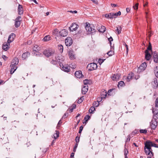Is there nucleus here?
<instances>
[{"label":"nucleus","instance_id":"obj_16","mask_svg":"<svg viewBox=\"0 0 158 158\" xmlns=\"http://www.w3.org/2000/svg\"><path fill=\"white\" fill-rule=\"evenodd\" d=\"M75 76L77 78H80L82 77L83 75H82V72L81 71H76L75 73Z\"/></svg>","mask_w":158,"mask_h":158},{"label":"nucleus","instance_id":"obj_55","mask_svg":"<svg viewBox=\"0 0 158 158\" xmlns=\"http://www.w3.org/2000/svg\"><path fill=\"white\" fill-rule=\"evenodd\" d=\"M105 60V59H98V62L99 63V64H101L104 61V60Z\"/></svg>","mask_w":158,"mask_h":158},{"label":"nucleus","instance_id":"obj_48","mask_svg":"<svg viewBox=\"0 0 158 158\" xmlns=\"http://www.w3.org/2000/svg\"><path fill=\"white\" fill-rule=\"evenodd\" d=\"M139 3H136L134 6H133V8L135 10H137L138 8Z\"/></svg>","mask_w":158,"mask_h":158},{"label":"nucleus","instance_id":"obj_64","mask_svg":"<svg viewBox=\"0 0 158 158\" xmlns=\"http://www.w3.org/2000/svg\"><path fill=\"white\" fill-rule=\"evenodd\" d=\"M74 153L72 152L70 155V158H74Z\"/></svg>","mask_w":158,"mask_h":158},{"label":"nucleus","instance_id":"obj_59","mask_svg":"<svg viewBox=\"0 0 158 158\" xmlns=\"http://www.w3.org/2000/svg\"><path fill=\"white\" fill-rule=\"evenodd\" d=\"M62 119V118H61V119L58 122V123L57 125V127H60V125L62 123V122H61V120Z\"/></svg>","mask_w":158,"mask_h":158},{"label":"nucleus","instance_id":"obj_53","mask_svg":"<svg viewBox=\"0 0 158 158\" xmlns=\"http://www.w3.org/2000/svg\"><path fill=\"white\" fill-rule=\"evenodd\" d=\"M128 153V151L127 149L126 148H125L124 149V156H127V154Z\"/></svg>","mask_w":158,"mask_h":158},{"label":"nucleus","instance_id":"obj_1","mask_svg":"<svg viewBox=\"0 0 158 158\" xmlns=\"http://www.w3.org/2000/svg\"><path fill=\"white\" fill-rule=\"evenodd\" d=\"M152 147L158 148V144L153 143L150 140H147L145 142L144 148V152L146 155L150 156H148L147 158H152V157L154 156V153L151 148Z\"/></svg>","mask_w":158,"mask_h":158},{"label":"nucleus","instance_id":"obj_62","mask_svg":"<svg viewBox=\"0 0 158 158\" xmlns=\"http://www.w3.org/2000/svg\"><path fill=\"white\" fill-rule=\"evenodd\" d=\"M155 104L156 106H158V98L156 99L155 102Z\"/></svg>","mask_w":158,"mask_h":158},{"label":"nucleus","instance_id":"obj_57","mask_svg":"<svg viewBox=\"0 0 158 158\" xmlns=\"http://www.w3.org/2000/svg\"><path fill=\"white\" fill-rule=\"evenodd\" d=\"M78 145V144H77L75 143L73 148V152H75L76 151V150L77 147Z\"/></svg>","mask_w":158,"mask_h":158},{"label":"nucleus","instance_id":"obj_6","mask_svg":"<svg viewBox=\"0 0 158 158\" xmlns=\"http://www.w3.org/2000/svg\"><path fill=\"white\" fill-rule=\"evenodd\" d=\"M43 54L47 57H49L51 56L54 57L55 54H56L55 52L52 51L51 50H45L43 52Z\"/></svg>","mask_w":158,"mask_h":158},{"label":"nucleus","instance_id":"obj_24","mask_svg":"<svg viewBox=\"0 0 158 158\" xmlns=\"http://www.w3.org/2000/svg\"><path fill=\"white\" fill-rule=\"evenodd\" d=\"M33 51L34 52H37L38 51H39L40 50V47L39 46L35 44L34 45V47L33 48Z\"/></svg>","mask_w":158,"mask_h":158},{"label":"nucleus","instance_id":"obj_32","mask_svg":"<svg viewBox=\"0 0 158 158\" xmlns=\"http://www.w3.org/2000/svg\"><path fill=\"white\" fill-rule=\"evenodd\" d=\"M59 32L60 31L57 29L56 28L53 31V35H54L58 36V34H59Z\"/></svg>","mask_w":158,"mask_h":158},{"label":"nucleus","instance_id":"obj_50","mask_svg":"<svg viewBox=\"0 0 158 158\" xmlns=\"http://www.w3.org/2000/svg\"><path fill=\"white\" fill-rule=\"evenodd\" d=\"M139 133V131L138 130L135 129L134 131L132 132V135H135L138 134Z\"/></svg>","mask_w":158,"mask_h":158},{"label":"nucleus","instance_id":"obj_61","mask_svg":"<svg viewBox=\"0 0 158 158\" xmlns=\"http://www.w3.org/2000/svg\"><path fill=\"white\" fill-rule=\"evenodd\" d=\"M71 67L72 69H74L76 67V65L75 64H71Z\"/></svg>","mask_w":158,"mask_h":158},{"label":"nucleus","instance_id":"obj_54","mask_svg":"<svg viewBox=\"0 0 158 158\" xmlns=\"http://www.w3.org/2000/svg\"><path fill=\"white\" fill-rule=\"evenodd\" d=\"M121 14V13L120 11H119L118 12L116 13H113V15L114 16H117L118 15L120 16Z\"/></svg>","mask_w":158,"mask_h":158},{"label":"nucleus","instance_id":"obj_10","mask_svg":"<svg viewBox=\"0 0 158 158\" xmlns=\"http://www.w3.org/2000/svg\"><path fill=\"white\" fill-rule=\"evenodd\" d=\"M65 45L67 46H69L72 45L73 40L70 37H67L65 40Z\"/></svg>","mask_w":158,"mask_h":158},{"label":"nucleus","instance_id":"obj_5","mask_svg":"<svg viewBox=\"0 0 158 158\" xmlns=\"http://www.w3.org/2000/svg\"><path fill=\"white\" fill-rule=\"evenodd\" d=\"M60 67L62 70L65 72H68L70 70V66L67 64L64 65L62 63H60Z\"/></svg>","mask_w":158,"mask_h":158},{"label":"nucleus","instance_id":"obj_42","mask_svg":"<svg viewBox=\"0 0 158 158\" xmlns=\"http://www.w3.org/2000/svg\"><path fill=\"white\" fill-rule=\"evenodd\" d=\"M56 133L54 134V138L55 139H56L59 136V133L58 131H56Z\"/></svg>","mask_w":158,"mask_h":158},{"label":"nucleus","instance_id":"obj_7","mask_svg":"<svg viewBox=\"0 0 158 158\" xmlns=\"http://www.w3.org/2000/svg\"><path fill=\"white\" fill-rule=\"evenodd\" d=\"M97 67V64L93 63L88 64L87 66V68L88 69L89 71H91L96 69Z\"/></svg>","mask_w":158,"mask_h":158},{"label":"nucleus","instance_id":"obj_17","mask_svg":"<svg viewBox=\"0 0 158 158\" xmlns=\"http://www.w3.org/2000/svg\"><path fill=\"white\" fill-rule=\"evenodd\" d=\"M60 35L64 37L68 35V32L67 30L65 29L62 30L59 32Z\"/></svg>","mask_w":158,"mask_h":158},{"label":"nucleus","instance_id":"obj_44","mask_svg":"<svg viewBox=\"0 0 158 158\" xmlns=\"http://www.w3.org/2000/svg\"><path fill=\"white\" fill-rule=\"evenodd\" d=\"M80 136H77L75 138V142L76 144H78V143L80 141Z\"/></svg>","mask_w":158,"mask_h":158},{"label":"nucleus","instance_id":"obj_18","mask_svg":"<svg viewBox=\"0 0 158 158\" xmlns=\"http://www.w3.org/2000/svg\"><path fill=\"white\" fill-rule=\"evenodd\" d=\"M107 93L106 91L104 90L101 93V96L98 98V99H100L101 101L102 99V98H105L107 96Z\"/></svg>","mask_w":158,"mask_h":158},{"label":"nucleus","instance_id":"obj_25","mask_svg":"<svg viewBox=\"0 0 158 158\" xmlns=\"http://www.w3.org/2000/svg\"><path fill=\"white\" fill-rule=\"evenodd\" d=\"M134 77V74L132 73H130L128 75L127 78V81L129 82L131 79Z\"/></svg>","mask_w":158,"mask_h":158},{"label":"nucleus","instance_id":"obj_40","mask_svg":"<svg viewBox=\"0 0 158 158\" xmlns=\"http://www.w3.org/2000/svg\"><path fill=\"white\" fill-rule=\"evenodd\" d=\"M154 73L156 76L158 77V67L156 66L154 69Z\"/></svg>","mask_w":158,"mask_h":158},{"label":"nucleus","instance_id":"obj_11","mask_svg":"<svg viewBox=\"0 0 158 158\" xmlns=\"http://www.w3.org/2000/svg\"><path fill=\"white\" fill-rule=\"evenodd\" d=\"M147 66V64L146 62L142 64L138 68V72H141L144 71Z\"/></svg>","mask_w":158,"mask_h":158},{"label":"nucleus","instance_id":"obj_63","mask_svg":"<svg viewBox=\"0 0 158 158\" xmlns=\"http://www.w3.org/2000/svg\"><path fill=\"white\" fill-rule=\"evenodd\" d=\"M2 58L5 60H6L8 58V57L4 55L2 56Z\"/></svg>","mask_w":158,"mask_h":158},{"label":"nucleus","instance_id":"obj_31","mask_svg":"<svg viewBox=\"0 0 158 158\" xmlns=\"http://www.w3.org/2000/svg\"><path fill=\"white\" fill-rule=\"evenodd\" d=\"M125 85V83L123 81H119L118 84V87L119 88L121 87H122Z\"/></svg>","mask_w":158,"mask_h":158},{"label":"nucleus","instance_id":"obj_28","mask_svg":"<svg viewBox=\"0 0 158 158\" xmlns=\"http://www.w3.org/2000/svg\"><path fill=\"white\" fill-rule=\"evenodd\" d=\"M154 84H153V88L156 89L157 88L158 85L157 80L156 78H155L154 79Z\"/></svg>","mask_w":158,"mask_h":158},{"label":"nucleus","instance_id":"obj_13","mask_svg":"<svg viewBox=\"0 0 158 158\" xmlns=\"http://www.w3.org/2000/svg\"><path fill=\"white\" fill-rule=\"evenodd\" d=\"M153 59L154 61L156 63H158V53L155 51L153 52Z\"/></svg>","mask_w":158,"mask_h":158},{"label":"nucleus","instance_id":"obj_14","mask_svg":"<svg viewBox=\"0 0 158 158\" xmlns=\"http://www.w3.org/2000/svg\"><path fill=\"white\" fill-rule=\"evenodd\" d=\"M15 37V35L12 33L9 36L8 39L7 40L8 43L10 44L14 40V39Z\"/></svg>","mask_w":158,"mask_h":158},{"label":"nucleus","instance_id":"obj_45","mask_svg":"<svg viewBox=\"0 0 158 158\" xmlns=\"http://www.w3.org/2000/svg\"><path fill=\"white\" fill-rule=\"evenodd\" d=\"M99 104V102L98 101L97 102L95 101L93 103V105L94 107H97L98 106Z\"/></svg>","mask_w":158,"mask_h":158},{"label":"nucleus","instance_id":"obj_26","mask_svg":"<svg viewBox=\"0 0 158 158\" xmlns=\"http://www.w3.org/2000/svg\"><path fill=\"white\" fill-rule=\"evenodd\" d=\"M10 44L7 43H4L2 45V48L5 51H7L9 48Z\"/></svg>","mask_w":158,"mask_h":158},{"label":"nucleus","instance_id":"obj_8","mask_svg":"<svg viewBox=\"0 0 158 158\" xmlns=\"http://www.w3.org/2000/svg\"><path fill=\"white\" fill-rule=\"evenodd\" d=\"M21 21V16H18L15 20V27L17 28L20 26Z\"/></svg>","mask_w":158,"mask_h":158},{"label":"nucleus","instance_id":"obj_38","mask_svg":"<svg viewBox=\"0 0 158 158\" xmlns=\"http://www.w3.org/2000/svg\"><path fill=\"white\" fill-rule=\"evenodd\" d=\"M90 116L89 115H87L85 116V117L84 118V120H85V122H83V123H86L88 121L90 118Z\"/></svg>","mask_w":158,"mask_h":158},{"label":"nucleus","instance_id":"obj_20","mask_svg":"<svg viewBox=\"0 0 158 158\" xmlns=\"http://www.w3.org/2000/svg\"><path fill=\"white\" fill-rule=\"evenodd\" d=\"M30 55V53L28 52L24 53L23 54L22 57L23 60H25Z\"/></svg>","mask_w":158,"mask_h":158},{"label":"nucleus","instance_id":"obj_23","mask_svg":"<svg viewBox=\"0 0 158 158\" xmlns=\"http://www.w3.org/2000/svg\"><path fill=\"white\" fill-rule=\"evenodd\" d=\"M10 66L11 68V69L10 70V73L11 74H12L16 70L17 68V67L13 65L12 66L11 65H10Z\"/></svg>","mask_w":158,"mask_h":158},{"label":"nucleus","instance_id":"obj_35","mask_svg":"<svg viewBox=\"0 0 158 158\" xmlns=\"http://www.w3.org/2000/svg\"><path fill=\"white\" fill-rule=\"evenodd\" d=\"M109 51L107 53V54L109 56H112L114 54V52L113 50H114V48H113V49Z\"/></svg>","mask_w":158,"mask_h":158},{"label":"nucleus","instance_id":"obj_2","mask_svg":"<svg viewBox=\"0 0 158 158\" xmlns=\"http://www.w3.org/2000/svg\"><path fill=\"white\" fill-rule=\"evenodd\" d=\"M52 59L50 61L51 64L54 65H58L60 64V63H61L60 60H62L60 58L59 56L56 54H55L54 57H52Z\"/></svg>","mask_w":158,"mask_h":158},{"label":"nucleus","instance_id":"obj_56","mask_svg":"<svg viewBox=\"0 0 158 158\" xmlns=\"http://www.w3.org/2000/svg\"><path fill=\"white\" fill-rule=\"evenodd\" d=\"M68 116V113H65L64 114V115L62 117V118L63 119V118H65Z\"/></svg>","mask_w":158,"mask_h":158},{"label":"nucleus","instance_id":"obj_22","mask_svg":"<svg viewBox=\"0 0 158 158\" xmlns=\"http://www.w3.org/2000/svg\"><path fill=\"white\" fill-rule=\"evenodd\" d=\"M88 86L87 85L83 86L81 89L82 93L83 94H85L88 91Z\"/></svg>","mask_w":158,"mask_h":158},{"label":"nucleus","instance_id":"obj_33","mask_svg":"<svg viewBox=\"0 0 158 158\" xmlns=\"http://www.w3.org/2000/svg\"><path fill=\"white\" fill-rule=\"evenodd\" d=\"M108 40L109 41V43L110 44V46L111 49H113L114 48L111 45V41H113V38L111 36H110V38L108 39Z\"/></svg>","mask_w":158,"mask_h":158},{"label":"nucleus","instance_id":"obj_27","mask_svg":"<svg viewBox=\"0 0 158 158\" xmlns=\"http://www.w3.org/2000/svg\"><path fill=\"white\" fill-rule=\"evenodd\" d=\"M69 55L70 58L71 60H73L75 59V55L72 51H70L69 53Z\"/></svg>","mask_w":158,"mask_h":158},{"label":"nucleus","instance_id":"obj_58","mask_svg":"<svg viewBox=\"0 0 158 158\" xmlns=\"http://www.w3.org/2000/svg\"><path fill=\"white\" fill-rule=\"evenodd\" d=\"M83 127L82 126L80 127V128H79V132H78V133L79 134H81V131H82L83 130Z\"/></svg>","mask_w":158,"mask_h":158},{"label":"nucleus","instance_id":"obj_4","mask_svg":"<svg viewBox=\"0 0 158 158\" xmlns=\"http://www.w3.org/2000/svg\"><path fill=\"white\" fill-rule=\"evenodd\" d=\"M149 50L152 52V47L150 42L149 43V45L147 48V49L145 51V58L147 60H149L152 57L151 55L149 52Z\"/></svg>","mask_w":158,"mask_h":158},{"label":"nucleus","instance_id":"obj_21","mask_svg":"<svg viewBox=\"0 0 158 158\" xmlns=\"http://www.w3.org/2000/svg\"><path fill=\"white\" fill-rule=\"evenodd\" d=\"M120 77V75L119 74H114L111 77V78L113 81H117L118 80Z\"/></svg>","mask_w":158,"mask_h":158},{"label":"nucleus","instance_id":"obj_46","mask_svg":"<svg viewBox=\"0 0 158 158\" xmlns=\"http://www.w3.org/2000/svg\"><path fill=\"white\" fill-rule=\"evenodd\" d=\"M114 90V89H109L108 92V95L111 96L113 95V94L112 93V91Z\"/></svg>","mask_w":158,"mask_h":158},{"label":"nucleus","instance_id":"obj_9","mask_svg":"<svg viewBox=\"0 0 158 158\" xmlns=\"http://www.w3.org/2000/svg\"><path fill=\"white\" fill-rule=\"evenodd\" d=\"M79 25L75 23H73L71 26L69 27V30L71 31H76L79 27Z\"/></svg>","mask_w":158,"mask_h":158},{"label":"nucleus","instance_id":"obj_37","mask_svg":"<svg viewBox=\"0 0 158 158\" xmlns=\"http://www.w3.org/2000/svg\"><path fill=\"white\" fill-rule=\"evenodd\" d=\"M121 29L122 27L120 26H118V27H117L116 31H117L118 34H119L121 33Z\"/></svg>","mask_w":158,"mask_h":158},{"label":"nucleus","instance_id":"obj_19","mask_svg":"<svg viewBox=\"0 0 158 158\" xmlns=\"http://www.w3.org/2000/svg\"><path fill=\"white\" fill-rule=\"evenodd\" d=\"M18 14L20 15H22L23 12V6L20 4L18 6Z\"/></svg>","mask_w":158,"mask_h":158},{"label":"nucleus","instance_id":"obj_34","mask_svg":"<svg viewBox=\"0 0 158 158\" xmlns=\"http://www.w3.org/2000/svg\"><path fill=\"white\" fill-rule=\"evenodd\" d=\"M152 119L155 120L156 121L158 122V114H153V118Z\"/></svg>","mask_w":158,"mask_h":158},{"label":"nucleus","instance_id":"obj_49","mask_svg":"<svg viewBox=\"0 0 158 158\" xmlns=\"http://www.w3.org/2000/svg\"><path fill=\"white\" fill-rule=\"evenodd\" d=\"M147 130L145 129L144 130L141 129L139 130V132L141 133L146 134L147 133Z\"/></svg>","mask_w":158,"mask_h":158},{"label":"nucleus","instance_id":"obj_36","mask_svg":"<svg viewBox=\"0 0 158 158\" xmlns=\"http://www.w3.org/2000/svg\"><path fill=\"white\" fill-rule=\"evenodd\" d=\"M95 110V108L94 106H91L89 110V113L90 114H93Z\"/></svg>","mask_w":158,"mask_h":158},{"label":"nucleus","instance_id":"obj_47","mask_svg":"<svg viewBox=\"0 0 158 158\" xmlns=\"http://www.w3.org/2000/svg\"><path fill=\"white\" fill-rule=\"evenodd\" d=\"M34 54L36 56H42V54L41 53H40L39 51H38L37 52H34Z\"/></svg>","mask_w":158,"mask_h":158},{"label":"nucleus","instance_id":"obj_51","mask_svg":"<svg viewBox=\"0 0 158 158\" xmlns=\"http://www.w3.org/2000/svg\"><path fill=\"white\" fill-rule=\"evenodd\" d=\"M89 81L88 79H85L83 81V83L84 85H87V84H89Z\"/></svg>","mask_w":158,"mask_h":158},{"label":"nucleus","instance_id":"obj_30","mask_svg":"<svg viewBox=\"0 0 158 158\" xmlns=\"http://www.w3.org/2000/svg\"><path fill=\"white\" fill-rule=\"evenodd\" d=\"M51 37L50 35H47L45 36L43 39L44 41H48L50 40Z\"/></svg>","mask_w":158,"mask_h":158},{"label":"nucleus","instance_id":"obj_29","mask_svg":"<svg viewBox=\"0 0 158 158\" xmlns=\"http://www.w3.org/2000/svg\"><path fill=\"white\" fill-rule=\"evenodd\" d=\"M152 113L154 114H158V106H156L152 108Z\"/></svg>","mask_w":158,"mask_h":158},{"label":"nucleus","instance_id":"obj_15","mask_svg":"<svg viewBox=\"0 0 158 158\" xmlns=\"http://www.w3.org/2000/svg\"><path fill=\"white\" fill-rule=\"evenodd\" d=\"M19 62V60L18 58L15 57L12 60L11 63L12 66L13 65L15 66H16V65L18 64Z\"/></svg>","mask_w":158,"mask_h":158},{"label":"nucleus","instance_id":"obj_39","mask_svg":"<svg viewBox=\"0 0 158 158\" xmlns=\"http://www.w3.org/2000/svg\"><path fill=\"white\" fill-rule=\"evenodd\" d=\"M106 29V28L105 26H102L101 27V29H99L100 31H99L102 33H104Z\"/></svg>","mask_w":158,"mask_h":158},{"label":"nucleus","instance_id":"obj_3","mask_svg":"<svg viewBox=\"0 0 158 158\" xmlns=\"http://www.w3.org/2000/svg\"><path fill=\"white\" fill-rule=\"evenodd\" d=\"M93 27L89 23H86V25L85 27V29L87 32V34H90L96 32V30L93 28V26L92 25Z\"/></svg>","mask_w":158,"mask_h":158},{"label":"nucleus","instance_id":"obj_41","mask_svg":"<svg viewBox=\"0 0 158 158\" xmlns=\"http://www.w3.org/2000/svg\"><path fill=\"white\" fill-rule=\"evenodd\" d=\"M58 48L60 51V52H62L63 50V47L62 45H59L58 46Z\"/></svg>","mask_w":158,"mask_h":158},{"label":"nucleus","instance_id":"obj_43","mask_svg":"<svg viewBox=\"0 0 158 158\" xmlns=\"http://www.w3.org/2000/svg\"><path fill=\"white\" fill-rule=\"evenodd\" d=\"M56 133L54 134V138L55 139H56L59 136V133L58 131H56Z\"/></svg>","mask_w":158,"mask_h":158},{"label":"nucleus","instance_id":"obj_52","mask_svg":"<svg viewBox=\"0 0 158 158\" xmlns=\"http://www.w3.org/2000/svg\"><path fill=\"white\" fill-rule=\"evenodd\" d=\"M108 15H109V18L110 19H113V16H114L113 13H110L108 14Z\"/></svg>","mask_w":158,"mask_h":158},{"label":"nucleus","instance_id":"obj_12","mask_svg":"<svg viewBox=\"0 0 158 158\" xmlns=\"http://www.w3.org/2000/svg\"><path fill=\"white\" fill-rule=\"evenodd\" d=\"M158 122V121H156L155 120H152L150 123V126L152 129L155 130L156 128Z\"/></svg>","mask_w":158,"mask_h":158},{"label":"nucleus","instance_id":"obj_60","mask_svg":"<svg viewBox=\"0 0 158 158\" xmlns=\"http://www.w3.org/2000/svg\"><path fill=\"white\" fill-rule=\"evenodd\" d=\"M131 139V137L130 135H129L127 136V139L126 140V142H127L130 141Z\"/></svg>","mask_w":158,"mask_h":158}]
</instances>
